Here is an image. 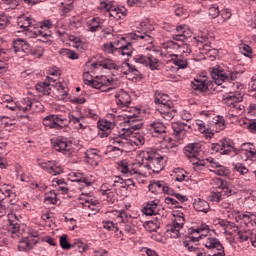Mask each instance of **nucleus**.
Here are the masks:
<instances>
[{
  "mask_svg": "<svg viewBox=\"0 0 256 256\" xmlns=\"http://www.w3.org/2000/svg\"><path fill=\"white\" fill-rule=\"evenodd\" d=\"M142 163L146 169H151L153 173H161L165 169V157L157 153V150L153 148H148L146 151L142 152Z\"/></svg>",
  "mask_w": 256,
  "mask_h": 256,
  "instance_id": "1",
  "label": "nucleus"
},
{
  "mask_svg": "<svg viewBox=\"0 0 256 256\" xmlns=\"http://www.w3.org/2000/svg\"><path fill=\"white\" fill-rule=\"evenodd\" d=\"M154 103L157 106L156 111H158L166 121H171L177 113L173 107V101L169 100V95L163 94L161 92H155Z\"/></svg>",
  "mask_w": 256,
  "mask_h": 256,
  "instance_id": "2",
  "label": "nucleus"
},
{
  "mask_svg": "<svg viewBox=\"0 0 256 256\" xmlns=\"http://www.w3.org/2000/svg\"><path fill=\"white\" fill-rule=\"evenodd\" d=\"M239 75V72L232 70H225L221 66L212 68L211 77L214 81V85L221 86L225 81H235Z\"/></svg>",
  "mask_w": 256,
  "mask_h": 256,
  "instance_id": "3",
  "label": "nucleus"
},
{
  "mask_svg": "<svg viewBox=\"0 0 256 256\" xmlns=\"http://www.w3.org/2000/svg\"><path fill=\"white\" fill-rule=\"evenodd\" d=\"M83 81L85 85H89L93 89H100V91H111V89H115L107 77H102L100 80H94L89 71L83 73Z\"/></svg>",
  "mask_w": 256,
  "mask_h": 256,
  "instance_id": "4",
  "label": "nucleus"
},
{
  "mask_svg": "<svg viewBox=\"0 0 256 256\" xmlns=\"http://www.w3.org/2000/svg\"><path fill=\"white\" fill-rule=\"evenodd\" d=\"M70 123L71 120L57 114L48 115L43 119V125L49 129H63V127H69Z\"/></svg>",
  "mask_w": 256,
  "mask_h": 256,
  "instance_id": "5",
  "label": "nucleus"
},
{
  "mask_svg": "<svg viewBox=\"0 0 256 256\" xmlns=\"http://www.w3.org/2000/svg\"><path fill=\"white\" fill-rule=\"evenodd\" d=\"M122 131L129 135H133L134 131H139V129H143V121H141L135 115H127L122 122Z\"/></svg>",
  "mask_w": 256,
  "mask_h": 256,
  "instance_id": "6",
  "label": "nucleus"
},
{
  "mask_svg": "<svg viewBox=\"0 0 256 256\" xmlns=\"http://www.w3.org/2000/svg\"><path fill=\"white\" fill-rule=\"evenodd\" d=\"M99 9L106 11L109 17H113L116 21H119L122 17H127V12L121 10V8L113 5V2L103 1L100 3Z\"/></svg>",
  "mask_w": 256,
  "mask_h": 256,
  "instance_id": "7",
  "label": "nucleus"
},
{
  "mask_svg": "<svg viewBox=\"0 0 256 256\" xmlns=\"http://www.w3.org/2000/svg\"><path fill=\"white\" fill-rule=\"evenodd\" d=\"M211 149L216 153H221V155H229L232 151H234L235 155H239L233 141L229 139H224L220 143L212 144Z\"/></svg>",
  "mask_w": 256,
  "mask_h": 256,
  "instance_id": "8",
  "label": "nucleus"
},
{
  "mask_svg": "<svg viewBox=\"0 0 256 256\" xmlns=\"http://www.w3.org/2000/svg\"><path fill=\"white\" fill-rule=\"evenodd\" d=\"M135 63L144 65V67H150L151 71H157L159 69V59L155 58L153 55H143L138 54L134 56Z\"/></svg>",
  "mask_w": 256,
  "mask_h": 256,
  "instance_id": "9",
  "label": "nucleus"
},
{
  "mask_svg": "<svg viewBox=\"0 0 256 256\" xmlns=\"http://www.w3.org/2000/svg\"><path fill=\"white\" fill-rule=\"evenodd\" d=\"M52 147L55 151L63 153V155H71L73 153V143L65 138H56L53 140Z\"/></svg>",
  "mask_w": 256,
  "mask_h": 256,
  "instance_id": "10",
  "label": "nucleus"
},
{
  "mask_svg": "<svg viewBox=\"0 0 256 256\" xmlns=\"http://www.w3.org/2000/svg\"><path fill=\"white\" fill-rule=\"evenodd\" d=\"M172 130L176 139H185L187 133L193 131V126L185 122H172Z\"/></svg>",
  "mask_w": 256,
  "mask_h": 256,
  "instance_id": "11",
  "label": "nucleus"
},
{
  "mask_svg": "<svg viewBox=\"0 0 256 256\" xmlns=\"http://www.w3.org/2000/svg\"><path fill=\"white\" fill-rule=\"evenodd\" d=\"M8 232L11 235L12 239H17L21 236V229L19 226V218L17 217V214L15 213H9L8 214Z\"/></svg>",
  "mask_w": 256,
  "mask_h": 256,
  "instance_id": "12",
  "label": "nucleus"
},
{
  "mask_svg": "<svg viewBox=\"0 0 256 256\" xmlns=\"http://www.w3.org/2000/svg\"><path fill=\"white\" fill-rule=\"evenodd\" d=\"M129 137L123 130L118 132V134H114L109 138L111 145H115L116 147L125 151L127 147H129Z\"/></svg>",
  "mask_w": 256,
  "mask_h": 256,
  "instance_id": "13",
  "label": "nucleus"
},
{
  "mask_svg": "<svg viewBox=\"0 0 256 256\" xmlns=\"http://www.w3.org/2000/svg\"><path fill=\"white\" fill-rule=\"evenodd\" d=\"M43 171H46L50 175H61L63 173V168L59 165H57V161L52 160V161H46V162H41L38 164Z\"/></svg>",
  "mask_w": 256,
  "mask_h": 256,
  "instance_id": "14",
  "label": "nucleus"
},
{
  "mask_svg": "<svg viewBox=\"0 0 256 256\" xmlns=\"http://www.w3.org/2000/svg\"><path fill=\"white\" fill-rule=\"evenodd\" d=\"M237 239L240 243L250 241L252 247H256V231L255 230H239L237 232Z\"/></svg>",
  "mask_w": 256,
  "mask_h": 256,
  "instance_id": "15",
  "label": "nucleus"
},
{
  "mask_svg": "<svg viewBox=\"0 0 256 256\" xmlns=\"http://www.w3.org/2000/svg\"><path fill=\"white\" fill-rule=\"evenodd\" d=\"M99 67H102L103 69H109L114 70V71H121V67H119L117 64H115V62H113V60H104L103 62H96V63H92L90 65V69L89 71H91V73H93L95 71V69H99Z\"/></svg>",
  "mask_w": 256,
  "mask_h": 256,
  "instance_id": "16",
  "label": "nucleus"
},
{
  "mask_svg": "<svg viewBox=\"0 0 256 256\" xmlns=\"http://www.w3.org/2000/svg\"><path fill=\"white\" fill-rule=\"evenodd\" d=\"M213 85H215L213 82L203 78L194 79L191 82V87L194 91H210V89H213Z\"/></svg>",
  "mask_w": 256,
  "mask_h": 256,
  "instance_id": "17",
  "label": "nucleus"
},
{
  "mask_svg": "<svg viewBox=\"0 0 256 256\" xmlns=\"http://www.w3.org/2000/svg\"><path fill=\"white\" fill-rule=\"evenodd\" d=\"M118 171H121L126 177H132V179H137L139 175H141L135 168H131L129 163L125 160H121L118 163Z\"/></svg>",
  "mask_w": 256,
  "mask_h": 256,
  "instance_id": "18",
  "label": "nucleus"
},
{
  "mask_svg": "<svg viewBox=\"0 0 256 256\" xmlns=\"http://www.w3.org/2000/svg\"><path fill=\"white\" fill-rule=\"evenodd\" d=\"M243 101V96L239 93L230 92L229 94L224 95L223 104L226 107H230L231 109L237 105V103H241Z\"/></svg>",
  "mask_w": 256,
  "mask_h": 256,
  "instance_id": "19",
  "label": "nucleus"
},
{
  "mask_svg": "<svg viewBox=\"0 0 256 256\" xmlns=\"http://www.w3.org/2000/svg\"><path fill=\"white\" fill-rule=\"evenodd\" d=\"M184 153L186 157L189 159H195L199 157V153H201V143H190L184 148Z\"/></svg>",
  "mask_w": 256,
  "mask_h": 256,
  "instance_id": "20",
  "label": "nucleus"
},
{
  "mask_svg": "<svg viewBox=\"0 0 256 256\" xmlns=\"http://www.w3.org/2000/svg\"><path fill=\"white\" fill-rule=\"evenodd\" d=\"M131 39H134L136 41H142L144 45H152V43L155 41L153 39V36L151 34H148L147 32H141L136 31L133 34H130Z\"/></svg>",
  "mask_w": 256,
  "mask_h": 256,
  "instance_id": "21",
  "label": "nucleus"
},
{
  "mask_svg": "<svg viewBox=\"0 0 256 256\" xmlns=\"http://www.w3.org/2000/svg\"><path fill=\"white\" fill-rule=\"evenodd\" d=\"M149 131L152 137H161V135H165L167 133L166 127L161 122H153L149 125Z\"/></svg>",
  "mask_w": 256,
  "mask_h": 256,
  "instance_id": "22",
  "label": "nucleus"
},
{
  "mask_svg": "<svg viewBox=\"0 0 256 256\" xmlns=\"http://www.w3.org/2000/svg\"><path fill=\"white\" fill-rule=\"evenodd\" d=\"M116 97V103L118 107L123 108V107H129L131 105V96L129 93L125 91H120L118 94H115Z\"/></svg>",
  "mask_w": 256,
  "mask_h": 256,
  "instance_id": "23",
  "label": "nucleus"
},
{
  "mask_svg": "<svg viewBox=\"0 0 256 256\" xmlns=\"http://www.w3.org/2000/svg\"><path fill=\"white\" fill-rule=\"evenodd\" d=\"M193 207L195 211H198L199 213H209L211 206L209 205V202L198 198L194 201Z\"/></svg>",
  "mask_w": 256,
  "mask_h": 256,
  "instance_id": "24",
  "label": "nucleus"
},
{
  "mask_svg": "<svg viewBox=\"0 0 256 256\" xmlns=\"http://www.w3.org/2000/svg\"><path fill=\"white\" fill-rule=\"evenodd\" d=\"M235 214L237 215L236 221H242L246 227H253V224L255 223L253 217H255V215L241 212H235Z\"/></svg>",
  "mask_w": 256,
  "mask_h": 256,
  "instance_id": "25",
  "label": "nucleus"
},
{
  "mask_svg": "<svg viewBox=\"0 0 256 256\" xmlns=\"http://www.w3.org/2000/svg\"><path fill=\"white\" fill-rule=\"evenodd\" d=\"M127 61L129 60H125V62L122 64V67H120V71L123 73V75H129V73H132V75L139 77L141 73L139 72L137 67H135L132 64H129V62Z\"/></svg>",
  "mask_w": 256,
  "mask_h": 256,
  "instance_id": "26",
  "label": "nucleus"
},
{
  "mask_svg": "<svg viewBox=\"0 0 256 256\" xmlns=\"http://www.w3.org/2000/svg\"><path fill=\"white\" fill-rule=\"evenodd\" d=\"M54 85L55 84H51L47 81L39 82L36 84L35 89L38 93H41V95H51V87Z\"/></svg>",
  "mask_w": 256,
  "mask_h": 256,
  "instance_id": "27",
  "label": "nucleus"
},
{
  "mask_svg": "<svg viewBox=\"0 0 256 256\" xmlns=\"http://www.w3.org/2000/svg\"><path fill=\"white\" fill-rule=\"evenodd\" d=\"M13 48L15 53H19V52H23V53H27L28 49H29V43H27V41L23 40V39H17L13 41Z\"/></svg>",
  "mask_w": 256,
  "mask_h": 256,
  "instance_id": "28",
  "label": "nucleus"
},
{
  "mask_svg": "<svg viewBox=\"0 0 256 256\" xmlns=\"http://www.w3.org/2000/svg\"><path fill=\"white\" fill-rule=\"evenodd\" d=\"M86 162L91 165V167H97L99 161H101V156L95 152H88L85 154Z\"/></svg>",
  "mask_w": 256,
  "mask_h": 256,
  "instance_id": "29",
  "label": "nucleus"
},
{
  "mask_svg": "<svg viewBox=\"0 0 256 256\" xmlns=\"http://www.w3.org/2000/svg\"><path fill=\"white\" fill-rule=\"evenodd\" d=\"M172 57V63L178 67V69H185L187 68V65H189V62H187V59L183 56H180L178 54H173Z\"/></svg>",
  "mask_w": 256,
  "mask_h": 256,
  "instance_id": "30",
  "label": "nucleus"
},
{
  "mask_svg": "<svg viewBox=\"0 0 256 256\" xmlns=\"http://www.w3.org/2000/svg\"><path fill=\"white\" fill-rule=\"evenodd\" d=\"M17 25L22 31H29V27L32 25L31 18L21 15L18 17Z\"/></svg>",
  "mask_w": 256,
  "mask_h": 256,
  "instance_id": "31",
  "label": "nucleus"
},
{
  "mask_svg": "<svg viewBox=\"0 0 256 256\" xmlns=\"http://www.w3.org/2000/svg\"><path fill=\"white\" fill-rule=\"evenodd\" d=\"M191 53H192L191 45L183 41H180L177 55H179L180 57H189Z\"/></svg>",
  "mask_w": 256,
  "mask_h": 256,
  "instance_id": "32",
  "label": "nucleus"
},
{
  "mask_svg": "<svg viewBox=\"0 0 256 256\" xmlns=\"http://www.w3.org/2000/svg\"><path fill=\"white\" fill-rule=\"evenodd\" d=\"M35 104L30 98H24L21 101V104L18 106V111H23L24 113H27V111H31Z\"/></svg>",
  "mask_w": 256,
  "mask_h": 256,
  "instance_id": "33",
  "label": "nucleus"
},
{
  "mask_svg": "<svg viewBox=\"0 0 256 256\" xmlns=\"http://www.w3.org/2000/svg\"><path fill=\"white\" fill-rule=\"evenodd\" d=\"M241 155H250V157L256 156V150L253 148V144L247 143L242 145L241 150H237Z\"/></svg>",
  "mask_w": 256,
  "mask_h": 256,
  "instance_id": "34",
  "label": "nucleus"
},
{
  "mask_svg": "<svg viewBox=\"0 0 256 256\" xmlns=\"http://www.w3.org/2000/svg\"><path fill=\"white\" fill-rule=\"evenodd\" d=\"M157 202L151 201L146 204V206L143 209V213L147 216L151 215H157Z\"/></svg>",
  "mask_w": 256,
  "mask_h": 256,
  "instance_id": "35",
  "label": "nucleus"
},
{
  "mask_svg": "<svg viewBox=\"0 0 256 256\" xmlns=\"http://www.w3.org/2000/svg\"><path fill=\"white\" fill-rule=\"evenodd\" d=\"M232 16L233 14L229 9H224L220 11V16L218 17V24L223 25V23H227V21H229V19H231Z\"/></svg>",
  "mask_w": 256,
  "mask_h": 256,
  "instance_id": "36",
  "label": "nucleus"
},
{
  "mask_svg": "<svg viewBox=\"0 0 256 256\" xmlns=\"http://www.w3.org/2000/svg\"><path fill=\"white\" fill-rule=\"evenodd\" d=\"M181 229H183V224L174 221L168 231H170V233H173L172 237L177 238L181 237V233L179 232L181 231Z\"/></svg>",
  "mask_w": 256,
  "mask_h": 256,
  "instance_id": "37",
  "label": "nucleus"
},
{
  "mask_svg": "<svg viewBox=\"0 0 256 256\" xmlns=\"http://www.w3.org/2000/svg\"><path fill=\"white\" fill-rule=\"evenodd\" d=\"M117 55H122V57H131V55H133V44L128 42L125 46L121 48V50H119Z\"/></svg>",
  "mask_w": 256,
  "mask_h": 256,
  "instance_id": "38",
  "label": "nucleus"
},
{
  "mask_svg": "<svg viewBox=\"0 0 256 256\" xmlns=\"http://www.w3.org/2000/svg\"><path fill=\"white\" fill-rule=\"evenodd\" d=\"M128 137H130V141L138 147L139 145H145V137L139 133L134 134L132 132V134H130Z\"/></svg>",
  "mask_w": 256,
  "mask_h": 256,
  "instance_id": "39",
  "label": "nucleus"
},
{
  "mask_svg": "<svg viewBox=\"0 0 256 256\" xmlns=\"http://www.w3.org/2000/svg\"><path fill=\"white\" fill-rule=\"evenodd\" d=\"M197 45L203 51L204 49H209L211 41H209V38H207V36H198Z\"/></svg>",
  "mask_w": 256,
  "mask_h": 256,
  "instance_id": "40",
  "label": "nucleus"
},
{
  "mask_svg": "<svg viewBox=\"0 0 256 256\" xmlns=\"http://www.w3.org/2000/svg\"><path fill=\"white\" fill-rule=\"evenodd\" d=\"M179 45L180 42L168 41L164 44V49H166L168 53H173V51H176V53H178Z\"/></svg>",
  "mask_w": 256,
  "mask_h": 256,
  "instance_id": "41",
  "label": "nucleus"
},
{
  "mask_svg": "<svg viewBox=\"0 0 256 256\" xmlns=\"http://www.w3.org/2000/svg\"><path fill=\"white\" fill-rule=\"evenodd\" d=\"M28 53H30L34 59H41V57H43V53H45V49L38 46L35 49H28Z\"/></svg>",
  "mask_w": 256,
  "mask_h": 256,
  "instance_id": "42",
  "label": "nucleus"
},
{
  "mask_svg": "<svg viewBox=\"0 0 256 256\" xmlns=\"http://www.w3.org/2000/svg\"><path fill=\"white\" fill-rule=\"evenodd\" d=\"M190 163H192L194 171H202L203 167H205V163L199 159V156L192 158Z\"/></svg>",
  "mask_w": 256,
  "mask_h": 256,
  "instance_id": "43",
  "label": "nucleus"
},
{
  "mask_svg": "<svg viewBox=\"0 0 256 256\" xmlns=\"http://www.w3.org/2000/svg\"><path fill=\"white\" fill-rule=\"evenodd\" d=\"M163 187V182L161 181H153L149 184L148 189L151 193H159Z\"/></svg>",
  "mask_w": 256,
  "mask_h": 256,
  "instance_id": "44",
  "label": "nucleus"
},
{
  "mask_svg": "<svg viewBox=\"0 0 256 256\" xmlns=\"http://www.w3.org/2000/svg\"><path fill=\"white\" fill-rule=\"evenodd\" d=\"M114 45V49L116 50V53L121 51L122 47H125L128 43L125 37H119L116 41L112 42Z\"/></svg>",
  "mask_w": 256,
  "mask_h": 256,
  "instance_id": "45",
  "label": "nucleus"
},
{
  "mask_svg": "<svg viewBox=\"0 0 256 256\" xmlns=\"http://www.w3.org/2000/svg\"><path fill=\"white\" fill-rule=\"evenodd\" d=\"M72 247L79 253H85L87 251V244L83 243L81 240H76Z\"/></svg>",
  "mask_w": 256,
  "mask_h": 256,
  "instance_id": "46",
  "label": "nucleus"
},
{
  "mask_svg": "<svg viewBox=\"0 0 256 256\" xmlns=\"http://www.w3.org/2000/svg\"><path fill=\"white\" fill-rule=\"evenodd\" d=\"M57 201V193L55 190L50 191V193L45 197V202L50 203V205H57Z\"/></svg>",
  "mask_w": 256,
  "mask_h": 256,
  "instance_id": "47",
  "label": "nucleus"
},
{
  "mask_svg": "<svg viewBox=\"0 0 256 256\" xmlns=\"http://www.w3.org/2000/svg\"><path fill=\"white\" fill-rule=\"evenodd\" d=\"M202 51H204L203 53H205V55L210 57V59H216L217 56L219 55V50L213 48V46H211V44L209 45L208 49H204Z\"/></svg>",
  "mask_w": 256,
  "mask_h": 256,
  "instance_id": "48",
  "label": "nucleus"
},
{
  "mask_svg": "<svg viewBox=\"0 0 256 256\" xmlns=\"http://www.w3.org/2000/svg\"><path fill=\"white\" fill-rule=\"evenodd\" d=\"M19 251H29L33 249V245L29 241V239H24L20 241V244L18 245Z\"/></svg>",
  "mask_w": 256,
  "mask_h": 256,
  "instance_id": "49",
  "label": "nucleus"
},
{
  "mask_svg": "<svg viewBox=\"0 0 256 256\" xmlns=\"http://www.w3.org/2000/svg\"><path fill=\"white\" fill-rule=\"evenodd\" d=\"M223 197V192H211L208 196V201L213 203H219Z\"/></svg>",
  "mask_w": 256,
  "mask_h": 256,
  "instance_id": "50",
  "label": "nucleus"
},
{
  "mask_svg": "<svg viewBox=\"0 0 256 256\" xmlns=\"http://www.w3.org/2000/svg\"><path fill=\"white\" fill-rule=\"evenodd\" d=\"M219 13H221V11L219 10V6H217V4H213L208 9V15L212 17V19H216V17H219Z\"/></svg>",
  "mask_w": 256,
  "mask_h": 256,
  "instance_id": "51",
  "label": "nucleus"
},
{
  "mask_svg": "<svg viewBox=\"0 0 256 256\" xmlns=\"http://www.w3.org/2000/svg\"><path fill=\"white\" fill-rule=\"evenodd\" d=\"M113 187H120V189L127 188V182L121 176H115Z\"/></svg>",
  "mask_w": 256,
  "mask_h": 256,
  "instance_id": "52",
  "label": "nucleus"
},
{
  "mask_svg": "<svg viewBox=\"0 0 256 256\" xmlns=\"http://www.w3.org/2000/svg\"><path fill=\"white\" fill-rule=\"evenodd\" d=\"M111 127H113V123L107 120H102L101 122H98V129H100V131H111Z\"/></svg>",
  "mask_w": 256,
  "mask_h": 256,
  "instance_id": "53",
  "label": "nucleus"
},
{
  "mask_svg": "<svg viewBox=\"0 0 256 256\" xmlns=\"http://www.w3.org/2000/svg\"><path fill=\"white\" fill-rule=\"evenodd\" d=\"M102 195L106 196L108 203H115V192L111 189L103 190Z\"/></svg>",
  "mask_w": 256,
  "mask_h": 256,
  "instance_id": "54",
  "label": "nucleus"
},
{
  "mask_svg": "<svg viewBox=\"0 0 256 256\" xmlns=\"http://www.w3.org/2000/svg\"><path fill=\"white\" fill-rule=\"evenodd\" d=\"M60 247L66 250H69L71 247H73V244L69 243V240H67V234H64L60 237Z\"/></svg>",
  "mask_w": 256,
  "mask_h": 256,
  "instance_id": "55",
  "label": "nucleus"
},
{
  "mask_svg": "<svg viewBox=\"0 0 256 256\" xmlns=\"http://www.w3.org/2000/svg\"><path fill=\"white\" fill-rule=\"evenodd\" d=\"M222 193H224L226 197H231V195H235V190L229 182H226V185L222 188Z\"/></svg>",
  "mask_w": 256,
  "mask_h": 256,
  "instance_id": "56",
  "label": "nucleus"
},
{
  "mask_svg": "<svg viewBox=\"0 0 256 256\" xmlns=\"http://www.w3.org/2000/svg\"><path fill=\"white\" fill-rule=\"evenodd\" d=\"M240 53L244 55L245 57H251V54L253 53V49H251V46L247 44H242L240 46Z\"/></svg>",
  "mask_w": 256,
  "mask_h": 256,
  "instance_id": "57",
  "label": "nucleus"
},
{
  "mask_svg": "<svg viewBox=\"0 0 256 256\" xmlns=\"http://www.w3.org/2000/svg\"><path fill=\"white\" fill-rule=\"evenodd\" d=\"M60 3L64 5V11L69 13V11H73V3H75V0H61Z\"/></svg>",
  "mask_w": 256,
  "mask_h": 256,
  "instance_id": "58",
  "label": "nucleus"
},
{
  "mask_svg": "<svg viewBox=\"0 0 256 256\" xmlns=\"http://www.w3.org/2000/svg\"><path fill=\"white\" fill-rule=\"evenodd\" d=\"M147 225L150 227V229H152V231H157L159 227H161V222L156 217L155 219L148 221Z\"/></svg>",
  "mask_w": 256,
  "mask_h": 256,
  "instance_id": "59",
  "label": "nucleus"
},
{
  "mask_svg": "<svg viewBox=\"0 0 256 256\" xmlns=\"http://www.w3.org/2000/svg\"><path fill=\"white\" fill-rule=\"evenodd\" d=\"M191 127H197L198 131L200 133H206L207 132V128L205 127V122L202 120H196V122L194 124L191 125Z\"/></svg>",
  "mask_w": 256,
  "mask_h": 256,
  "instance_id": "60",
  "label": "nucleus"
},
{
  "mask_svg": "<svg viewBox=\"0 0 256 256\" xmlns=\"http://www.w3.org/2000/svg\"><path fill=\"white\" fill-rule=\"evenodd\" d=\"M214 172L216 173V175H219V177H224L226 175H229V170L222 165H219Z\"/></svg>",
  "mask_w": 256,
  "mask_h": 256,
  "instance_id": "61",
  "label": "nucleus"
},
{
  "mask_svg": "<svg viewBox=\"0 0 256 256\" xmlns=\"http://www.w3.org/2000/svg\"><path fill=\"white\" fill-rule=\"evenodd\" d=\"M103 227L107 229V231H119V227H117L113 221H104Z\"/></svg>",
  "mask_w": 256,
  "mask_h": 256,
  "instance_id": "62",
  "label": "nucleus"
},
{
  "mask_svg": "<svg viewBox=\"0 0 256 256\" xmlns=\"http://www.w3.org/2000/svg\"><path fill=\"white\" fill-rule=\"evenodd\" d=\"M213 184L216 185V189H222L227 185V181L221 178H215L213 179Z\"/></svg>",
  "mask_w": 256,
  "mask_h": 256,
  "instance_id": "63",
  "label": "nucleus"
},
{
  "mask_svg": "<svg viewBox=\"0 0 256 256\" xmlns=\"http://www.w3.org/2000/svg\"><path fill=\"white\" fill-rule=\"evenodd\" d=\"M103 49L105 53H117V51L115 50V46L113 45V42L104 44Z\"/></svg>",
  "mask_w": 256,
  "mask_h": 256,
  "instance_id": "64",
  "label": "nucleus"
}]
</instances>
